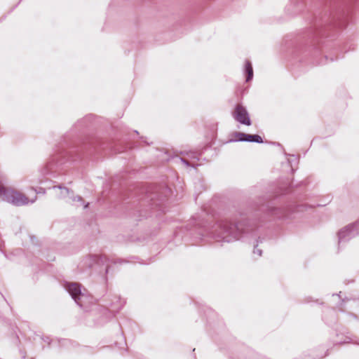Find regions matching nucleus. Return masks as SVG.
<instances>
[{
    "label": "nucleus",
    "mask_w": 359,
    "mask_h": 359,
    "mask_svg": "<svg viewBox=\"0 0 359 359\" xmlns=\"http://www.w3.org/2000/svg\"><path fill=\"white\" fill-rule=\"evenodd\" d=\"M67 290L75 300H76V298L79 297L81 294L80 287L77 283H73L68 284Z\"/></svg>",
    "instance_id": "nucleus-4"
},
{
    "label": "nucleus",
    "mask_w": 359,
    "mask_h": 359,
    "mask_svg": "<svg viewBox=\"0 0 359 359\" xmlns=\"http://www.w3.org/2000/svg\"><path fill=\"white\" fill-rule=\"evenodd\" d=\"M244 231V224L241 222L233 224L229 222H222L219 224L220 236L226 238L229 236H232L235 238L240 236Z\"/></svg>",
    "instance_id": "nucleus-1"
},
{
    "label": "nucleus",
    "mask_w": 359,
    "mask_h": 359,
    "mask_svg": "<svg viewBox=\"0 0 359 359\" xmlns=\"http://www.w3.org/2000/svg\"><path fill=\"white\" fill-rule=\"evenodd\" d=\"M6 199L15 205H22L29 202L28 198L25 194L12 189H10Z\"/></svg>",
    "instance_id": "nucleus-2"
},
{
    "label": "nucleus",
    "mask_w": 359,
    "mask_h": 359,
    "mask_svg": "<svg viewBox=\"0 0 359 359\" xmlns=\"http://www.w3.org/2000/svg\"><path fill=\"white\" fill-rule=\"evenodd\" d=\"M235 137H236V140H238L244 141L245 134L243 133H236Z\"/></svg>",
    "instance_id": "nucleus-8"
},
{
    "label": "nucleus",
    "mask_w": 359,
    "mask_h": 359,
    "mask_svg": "<svg viewBox=\"0 0 359 359\" xmlns=\"http://www.w3.org/2000/svg\"><path fill=\"white\" fill-rule=\"evenodd\" d=\"M245 67L247 73L246 81H249L253 77V69L250 62H246Z\"/></svg>",
    "instance_id": "nucleus-5"
},
{
    "label": "nucleus",
    "mask_w": 359,
    "mask_h": 359,
    "mask_svg": "<svg viewBox=\"0 0 359 359\" xmlns=\"http://www.w3.org/2000/svg\"><path fill=\"white\" fill-rule=\"evenodd\" d=\"M244 141L256 142L258 143L263 142L262 138L258 135H246Z\"/></svg>",
    "instance_id": "nucleus-6"
},
{
    "label": "nucleus",
    "mask_w": 359,
    "mask_h": 359,
    "mask_svg": "<svg viewBox=\"0 0 359 359\" xmlns=\"http://www.w3.org/2000/svg\"><path fill=\"white\" fill-rule=\"evenodd\" d=\"M10 189L6 188L1 182H0V196H4L6 197Z\"/></svg>",
    "instance_id": "nucleus-7"
},
{
    "label": "nucleus",
    "mask_w": 359,
    "mask_h": 359,
    "mask_svg": "<svg viewBox=\"0 0 359 359\" xmlns=\"http://www.w3.org/2000/svg\"><path fill=\"white\" fill-rule=\"evenodd\" d=\"M234 118L238 122L250 126V120L248 117V112L244 107L241 104H237L233 113Z\"/></svg>",
    "instance_id": "nucleus-3"
}]
</instances>
